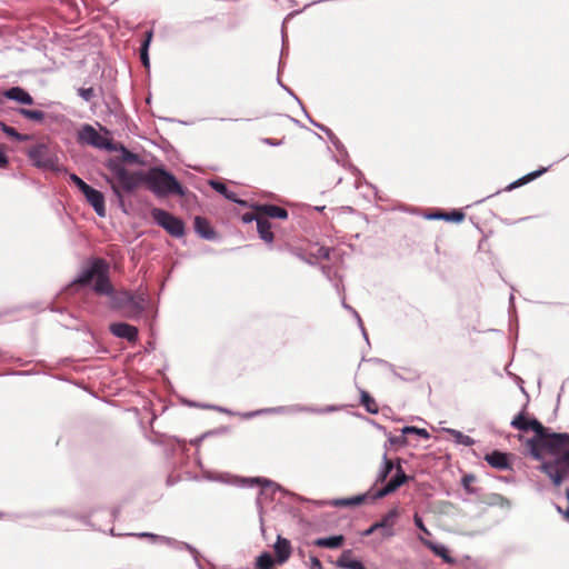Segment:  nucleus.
Returning a JSON list of instances; mask_svg holds the SVG:
<instances>
[{
	"instance_id": "obj_1",
	"label": "nucleus",
	"mask_w": 569,
	"mask_h": 569,
	"mask_svg": "<svg viewBox=\"0 0 569 569\" xmlns=\"http://www.w3.org/2000/svg\"><path fill=\"white\" fill-rule=\"evenodd\" d=\"M511 426L521 431H535V436L527 441L535 459L540 460L546 453L556 456L555 460L542 462L540 469L559 487L569 477V435L551 432L537 419L528 420L523 413L516 416Z\"/></svg>"
},
{
	"instance_id": "obj_2",
	"label": "nucleus",
	"mask_w": 569,
	"mask_h": 569,
	"mask_svg": "<svg viewBox=\"0 0 569 569\" xmlns=\"http://www.w3.org/2000/svg\"><path fill=\"white\" fill-rule=\"evenodd\" d=\"M143 178V183L147 188L159 198L167 197L169 194L180 197L186 194V189L174 178V176L161 167H153L148 171H144Z\"/></svg>"
},
{
	"instance_id": "obj_3",
	"label": "nucleus",
	"mask_w": 569,
	"mask_h": 569,
	"mask_svg": "<svg viewBox=\"0 0 569 569\" xmlns=\"http://www.w3.org/2000/svg\"><path fill=\"white\" fill-rule=\"evenodd\" d=\"M111 172V178H107L114 194L121 199L122 194L134 191L143 183L144 171H129L121 162L110 160L107 164Z\"/></svg>"
},
{
	"instance_id": "obj_4",
	"label": "nucleus",
	"mask_w": 569,
	"mask_h": 569,
	"mask_svg": "<svg viewBox=\"0 0 569 569\" xmlns=\"http://www.w3.org/2000/svg\"><path fill=\"white\" fill-rule=\"evenodd\" d=\"M109 272V262L102 258H94L86 268L82 269L79 277L74 280V283L79 286H88L92 280H94L93 291L97 295L108 293L111 290Z\"/></svg>"
},
{
	"instance_id": "obj_5",
	"label": "nucleus",
	"mask_w": 569,
	"mask_h": 569,
	"mask_svg": "<svg viewBox=\"0 0 569 569\" xmlns=\"http://www.w3.org/2000/svg\"><path fill=\"white\" fill-rule=\"evenodd\" d=\"M101 296H108L110 298V307L112 309L122 310L126 317H137L143 310L141 300L137 296L127 290L116 291L112 284L111 290Z\"/></svg>"
},
{
	"instance_id": "obj_6",
	"label": "nucleus",
	"mask_w": 569,
	"mask_h": 569,
	"mask_svg": "<svg viewBox=\"0 0 569 569\" xmlns=\"http://www.w3.org/2000/svg\"><path fill=\"white\" fill-rule=\"evenodd\" d=\"M151 217L172 237L180 238L184 234L183 221L170 212L160 208H154L151 211Z\"/></svg>"
},
{
	"instance_id": "obj_7",
	"label": "nucleus",
	"mask_w": 569,
	"mask_h": 569,
	"mask_svg": "<svg viewBox=\"0 0 569 569\" xmlns=\"http://www.w3.org/2000/svg\"><path fill=\"white\" fill-rule=\"evenodd\" d=\"M78 141L99 149L111 150L109 139L102 137L91 124H83L78 131Z\"/></svg>"
},
{
	"instance_id": "obj_8",
	"label": "nucleus",
	"mask_w": 569,
	"mask_h": 569,
	"mask_svg": "<svg viewBox=\"0 0 569 569\" xmlns=\"http://www.w3.org/2000/svg\"><path fill=\"white\" fill-rule=\"evenodd\" d=\"M28 156L31 159L32 163L38 168L48 169L54 166V160L50 154L49 148L43 143L32 147L28 151Z\"/></svg>"
},
{
	"instance_id": "obj_9",
	"label": "nucleus",
	"mask_w": 569,
	"mask_h": 569,
	"mask_svg": "<svg viewBox=\"0 0 569 569\" xmlns=\"http://www.w3.org/2000/svg\"><path fill=\"white\" fill-rule=\"evenodd\" d=\"M408 480L409 477L402 470L400 462H398L395 476L386 483L385 487H382L376 492L375 498H383L395 492L400 486H402Z\"/></svg>"
},
{
	"instance_id": "obj_10",
	"label": "nucleus",
	"mask_w": 569,
	"mask_h": 569,
	"mask_svg": "<svg viewBox=\"0 0 569 569\" xmlns=\"http://www.w3.org/2000/svg\"><path fill=\"white\" fill-rule=\"evenodd\" d=\"M401 515V510L398 506L391 508L382 518L377 521L378 526L382 530V536L385 538H390L395 536V529L398 518Z\"/></svg>"
},
{
	"instance_id": "obj_11",
	"label": "nucleus",
	"mask_w": 569,
	"mask_h": 569,
	"mask_svg": "<svg viewBox=\"0 0 569 569\" xmlns=\"http://www.w3.org/2000/svg\"><path fill=\"white\" fill-rule=\"evenodd\" d=\"M110 332L118 337L134 342L138 339V329L134 326L124 322H114L110 325Z\"/></svg>"
},
{
	"instance_id": "obj_12",
	"label": "nucleus",
	"mask_w": 569,
	"mask_h": 569,
	"mask_svg": "<svg viewBox=\"0 0 569 569\" xmlns=\"http://www.w3.org/2000/svg\"><path fill=\"white\" fill-rule=\"evenodd\" d=\"M273 550H274V553H276V561L278 565H283L284 562H287L292 553V547H291V542L281 537V536H278L277 537V541L274 542L273 545Z\"/></svg>"
},
{
	"instance_id": "obj_13",
	"label": "nucleus",
	"mask_w": 569,
	"mask_h": 569,
	"mask_svg": "<svg viewBox=\"0 0 569 569\" xmlns=\"http://www.w3.org/2000/svg\"><path fill=\"white\" fill-rule=\"evenodd\" d=\"M256 214L263 218H274V219H287L288 211L276 204H259L256 206Z\"/></svg>"
},
{
	"instance_id": "obj_14",
	"label": "nucleus",
	"mask_w": 569,
	"mask_h": 569,
	"mask_svg": "<svg viewBox=\"0 0 569 569\" xmlns=\"http://www.w3.org/2000/svg\"><path fill=\"white\" fill-rule=\"evenodd\" d=\"M83 196L86 197L87 201L92 206L94 211L99 217L106 216V206H104V197L102 192L93 189L90 187Z\"/></svg>"
},
{
	"instance_id": "obj_15",
	"label": "nucleus",
	"mask_w": 569,
	"mask_h": 569,
	"mask_svg": "<svg viewBox=\"0 0 569 569\" xmlns=\"http://www.w3.org/2000/svg\"><path fill=\"white\" fill-rule=\"evenodd\" d=\"M2 96H4L8 99L14 100L21 104L31 106L34 103L33 98L30 96V93L20 87H13L9 90H6L4 92H2Z\"/></svg>"
},
{
	"instance_id": "obj_16",
	"label": "nucleus",
	"mask_w": 569,
	"mask_h": 569,
	"mask_svg": "<svg viewBox=\"0 0 569 569\" xmlns=\"http://www.w3.org/2000/svg\"><path fill=\"white\" fill-rule=\"evenodd\" d=\"M485 460L493 468L499 470H507L510 468L508 455L501 451H492L485 456Z\"/></svg>"
},
{
	"instance_id": "obj_17",
	"label": "nucleus",
	"mask_w": 569,
	"mask_h": 569,
	"mask_svg": "<svg viewBox=\"0 0 569 569\" xmlns=\"http://www.w3.org/2000/svg\"><path fill=\"white\" fill-rule=\"evenodd\" d=\"M254 220L257 222V229H258V233H259L260 238L268 243L272 242L274 237L271 231L272 226L269 222V220L263 219L257 214L254 216Z\"/></svg>"
},
{
	"instance_id": "obj_18",
	"label": "nucleus",
	"mask_w": 569,
	"mask_h": 569,
	"mask_svg": "<svg viewBox=\"0 0 569 569\" xmlns=\"http://www.w3.org/2000/svg\"><path fill=\"white\" fill-rule=\"evenodd\" d=\"M194 229L196 231L206 239H213L214 231L212 230L209 221L202 217L194 218Z\"/></svg>"
},
{
	"instance_id": "obj_19",
	"label": "nucleus",
	"mask_w": 569,
	"mask_h": 569,
	"mask_svg": "<svg viewBox=\"0 0 569 569\" xmlns=\"http://www.w3.org/2000/svg\"><path fill=\"white\" fill-rule=\"evenodd\" d=\"M485 505L490 507H500V508H508L510 507L509 500L501 496L500 493H487L482 497L481 500Z\"/></svg>"
},
{
	"instance_id": "obj_20",
	"label": "nucleus",
	"mask_w": 569,
	"mask_h": 569,
	"mask_svg": "<svg viewBox=\"0 0 569 569\" xmlns=\"http://www.w3.org/2000/svg\"><path fill=\"white\" fill-rule=\"evenodd\" d=\"M338 566L345 569H366L361 561L351 558V551L346 550L338 559Z\"/></svg>"
},
{
	"instance_id": "obj_21",
	"label": "nucleus",
	"mask_w": 569,
	"mask_h": 569,
	"mask_svg": "<svg viewBox=\"0 0 569 569\" xmlns=\"http://www.w3.org/2000/svg\"><path fill=\"white\" fill-rule=\"evenodd\" d=\"M430 218L458 223L465 220L466 214L461 210H453L451 212L438 211L431 214Z\"/></svg>"
},
{
	"instance_id": "obj_22",
	"label": "nucleus",
	"mask_w": 569,
	"mask_h": 569,
	"mask_svg": "<svg viewBox=\"0 0 569 569\" xmlns=\"http://www.w3.org/2000/svg\"><path fill=\"white\" fill-rule=\"evenodd\" d=\"M345 541L343 536H332L327 538H318L315 540V546L321 547V548H329V549H336L342 546Z\"/></svg>"
},
{
	"instance_id": "obj_23",
	"label": "nucleus",
	"mask_w": 569,
	"mask_h": 569,
	"mask_svg": "<svg viewBox=\"0 0 569 569\" xmlns=\"http://www.w3.org/2000/svg\"><path fill=\"white\" fill-rule=\"evenodd\" d=\"M546 171H547V168H541V169H539V170L532 171V172H530V173H528V174L523 176L522 178H520V179H518V180L513 181L512 183H510V184L506 188V190H509V191H510V190H513V189H516V188H518V187H521V186H523V184H526V183H528V182H530V181H532V180H535V179L539 178V177H540V176H542Z\"/></svg>"
},
{
	"instance_id": "obj_24",
	"label": "nucleus",
	"mask_w": 569,
	"mask_h": 569,
	"mask_svg": "<svg viewBox=\"0 0 569 569\" xmlns=\"http://www.w3.org/2000/svg\"><path fill=\"white\" fill-rule=\"evenodd\" d=\"M210 186H211V187H212L217 192H219L220 194H222L226 199L231 200V201L237 202V203H244L243 201H240V200L237 198L236 192L230 191V190L228 189V187H227L223 182H220V181H213V180H211V181H210Z\"/></svg>"
},
{
	"instance_id": "obj_25",
	"label": "nucleus",
	"mask_w": 569,
	"mask_h": 569,
	"mask_svg": "<svg viewBox=\"0 0 569 569\" xmlns=\"http://www.w3.org/2000/svg\"><path fill=\"white\" fill-rule=\"evenodd\" d=\"M360 403L369 413H377L379 411L376 399L366 390H360Z\"/></svg>"
},
{
	"instance_id": "obj_26",
	"label": "nucleus",
	"mask_w": 569,
	"mask_h": 569,
	"mask_svg": "<svg viewBox=\"0 0 569 569\" xmlns=\"http://www.w3.org/2000/svg\"><path fill=\"white\" fill-rule=\"evenodd\" d=\"M425 546L430 548L437 556L441 557L447 563H452L453 559L449 556V551L445 546L435 545L428 540L420 538Z\"/></svg>"
},
{
	"instance_id": "obj_27",
	"label": "nucleus",
	"mask_w": 569,
	"mask_h": 569,
	"mask_svg": "<svg viewBox=\"0 0 569 569\" xmlns=\"http://www.w3.org/2000/svg\"><path fill=\"white\" fill-rule=\"evenodd\" d=\"M151 39H152V31L150 30V31L146 32V38H144V40L141 44V49H140V58H141L142 63L144 64V67L149 66L148 48L151 42Z\"/></svg>"
},
{
	"instance_id": "obj_28",
	"label": "nucleus",
	"mask_w": 569,
	"mask_h": 569,
	"mask_svg": "<svg viewBox=\"0 0 569 569\" xmlns=\"http://www.w3.org/2000/svg\"><path fill=\"white\" fill-rule=\"evenodd\" d=\"M367 500V495H360L348 499L336 500L335 505L340 507L360 506Z\"/></svg>"
},
{
	"instance_id": "obj_29",
	"label": "nucleus",
	"mask_w": 569,
	"mask_h": 569,
	"mask_svg": "<svg viewBox=\"0 0 569 569\" xmlns=\"http://www.w3.org/2000/svg\"><path fill=\"white\" fill-rule=\"evenodd\" d=\"M274 563L277 561L269 552H263L257 558V567L259 569H271Z\"/></svg>"
},
{
	"instance_id": "obj_30",
	"label": "nucleus",
	"mask_w": 569,
	"mask_h": 569,
	"mask_svg": "<svg viewBox=\"0 0 569 569\" xmlns=\"http://www.w3.org/2000/svg\"><path fill=\"white\" fill-rule=\"evenodd\" d=\"M19 113L37 122H41L44 119V112L41 110L19 109Z\"/></svg>"
},
{
	"instance_id": "obj_31",
	"label": "nucleus",
	"mask_w": 569,
	"mask_h": 569,
	"mask_svg": "<svg viewBox=\"0 0 569 569\" xmlns=\"http://www.w3.org/2000/svg\"><path fill=\"white\" fill-rule=\"evenodd\" d=\"M2 132L14 138L18 141H27L31 137L29 134L19 133L13 127L2 123Z\"/></svg>"
},
{
	"instance_id": "obj_32",
	"label": "nucleus",
	"mask_w": 569,
	"mask_h": 569,
	"mask_svg": "<svg viewBox=\"0 0 569 569\" xmlns=\"http://www.w3.org/2000/svg\"><path fill=\"white\" fill-rule=\"evenodd\" d=\"M395 466L392 460L388 459L387 456L383 457V468L380 471L378 480L385 482L389 473L393 470Z\"/></svg>"
},
{
	"instance_id": "obj_33",
	"label": "nucleus",
	"mask_w": 569,
	"mask_h": 569,
	"mask_svg": "<svg viewBox=\"0 0 569 569\" xmlns=\"http://www.w3.org/2000/svg\"><path fill=\"white\" fill-rule=\"evenodd\" d=\"M121 161L127 163H140V158L137 153L121 147Z\"/></svg>"
},
{
	"instance_id": "obj_34",
	"label": "nucleus",
	"mask_w": 569,
	"mask_h": 569,
	"mask_svg": "<svg viewBox=\"0 0 569 569\" xmlns=\"http://www.w3.org/2000/svg\"><path fill=\"white\" fill-rule=\"evenodd\" d=\"M402 433L403 435L416 433L426 439H428L430 437L429 432L426 429H419L417 427H405L402 429Z\"/></svg>"
},
{
	"instance_id": "obj_35",
	"label": "nucleus",
	"mask_w": 569,
	"mask_h": 569,
	"mask_svg": "<svg viewBox=\"0 0 569 569\" xmlns=\"http://www.w3.org/2000/svg\"><path fill=\"white\" fill-rule=\"evenodd\" d=\"M78 94L86 101H90L96 97L93 88H80L78 89Z\"/></svg>"
},
{
	"instance_id": "obj_36",
	"label": "nucleus",
	"mask_w": 569,
	"mask_h": 569,
	"mask_svg": "<svg viewBox=\"0 0 569 569\" xmlns=\"http://www.w3.org/2000/svg\"><path fill=\"white\" fill-rule=\"evenodd\" d=\"M71 181L79 188V190L84 193L90 186L86 183L81 178H79L77 174L70 176Z\"/></svg>"
},
{
	"instance_id": "obj_37",
	"label": "nucleus",
	"mask_w": 569,
	"mask_h": 569,
	"mask_svg": "<svg viewBox=\"0 0 569 569\" xmlns=\"http://www.w3.org/2000/svg\"><path fill=\"white\" fill-rule=\"evenodd\" d=\"M413 521H415V525L427 536H430V531L426 528V526L423 525V521L422 519L419 517L418 513H415L413 516Z\"/></svg>"
},
{
	"instance_id": "obj_38",
	"label": "nucleus",
	"mask_w": 569,
	"mask_h": 569,
	"mask_svg": "<svg viewBox=\"0 0 569 569\" xmlns=\"http://www.w3.org/2000/svg\"><path fill=\"white\" fill-rule=\"evenodd\" d=\"M274 122L280 124L281 127L286 128V127L292 126L293 119L284 116V117H280V118L276 119Z\"/></svg>"
},
{
	"instance_id": "obj_39",
	"label": "nucleus",
	"mask_w": 569,
	"mask_h": 569,
	"mask_svg": "<svg viewBox=\"0 0 569 569\" xmlns=\"http://www.w3.org/2000/svg\"><path fill=\"white\" fill-rule=\"evenodd\" d=\"M310 562V569H322L321 561L317 557H311Z\"/></svg>"
},
{
	"instance_id": "obj_40",
	"label": "nucleus",
	"mask_w": 569,
	"mask_h": 569,
	"mask_svg": "<svg viewBox=\"0 0 569 569\" xmlns=\"http://www.w3.org/2000/svg\"><path fill=\"white\" fill-rule=\"evenodd\" d=\"M284 136L281 139H264V142L271 146H279L282 143Z\"/></svg>"
},
{
	"instance_id": "obj_41",
	"label": "nucleus",
	"mask_w": 569,
	"mask_h": 569,
	"mask_svg": "<svg viewBox=\"0 0 569 569\" xmlns=\"http://www.w3.org/2000/svg\"><path fill=\"white\" fill-rule=\"evenodd\" d=\"M380 527L378 526L377 522H375L372 526H370L366 531H365V536H370L372 535L375 531L379 530Z\"/></svg>"
},
{
	"instance_id": "obj_42",
	"label": "nucleus",
	"mask_w": 569,
	"mask_h": 569,
	"mask_svg": "<svg viewBox=\"0 0 569 569\" xmlns=\"http://www.w3.org/2000/svg\"><path fill=\"white\" fill-rule=\"evenodd\" d=\"M254 216H256V211L253 213H244L242 217V220L244 222H251L252 220H254Z\"/></svg>"
},
{
	"instance_id": "obj_43",
	"label": "nucleus",
	"mask_w": 569,
	"mask_h": 569,
	"mask_svg": "<svg viewBox=\"0 0 569 569\" xmlns=\"http://www.w3.org/2000/svg\"><path fill=\"white\" fill-rule=\"evenodd\" d=\"M472 479H473L472 477H465L463 478V485H465L466 489H469V485H470V481Z\"/></svg>"
},
{
	"instance_id": "obj_44",
	"label": "nucleus",
	"mask_w": 569,
	"mask_h": 569,
	"mask_svg": "<svg viewBox=\"0 0 569 569\" xmlns=\"http://www.w3.org/2000/svg\"><path fill=\"white\" fill-rule=\"evenodd\" d=\"M1 161H2V168H3L8 162L7 157L3 153H2Z\"/></svg>"
},
{
	"instance_id": "obj_45",
	"label": "nucleus",
	"mask_w": 569,
	"mask_h": 569,
	"mask_svg": "<svg viewBox=\"0 0 569 569\" xmlns=\"http://www.w3.org/2000/svg\"><path fill=\"white\" fill-rule=\"evenodd\" d=\"M138 537H151L153 538L154 536L152 533H139Z\"/></svg>"
}]
</instances>
